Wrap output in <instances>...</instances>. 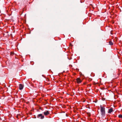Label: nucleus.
<instances>
[{"instance_id":"1","label":"nucleus","mask_w":122,"mask_h":122,"mask_svg":"<svg viewBox=\"0 0 122 122\" xmlns=\"http://www.w3.org/2000/svg\"><path fill=\"white\" fill-rule=\"evenodd\" d=\"M100 110L101 112V114L102 117L103 118L104 117L105 115V107L102 106V105L100 106Z\"/></svg>"},{"instance_id":"2","label":"nucleus","mask_w":122,"mask_h":122,"mask_svg":"<svg viewBox=\"0 0 122 122\" xmlns=\"http://www.w3.org/2000/svg\"><path fill=\"white\" fill-rule=\"evenodd\" d=\"M37 117L38 118L42 119L44 118V116L42 115V114H40L38 115L37 116Z\"/></svg>"},{"instance_id":"3","label":"nucleus","mask_w":122,"mask_h":122,"mask_svg":"<svg viewBox=\"0 0 122 122\" xmlns=\"http://www.w3.org/2000/svg\"><path fill=\"white\" fill-rule=\"evenodd\" d=\"M76 81L77 83L78 84H80L82 81V80L79 78H76Z\"/></svg>"},{"instance_id":"4","label":"nucleus","mask_w":122,"mask_h":122,"mask_svg":"<svg viewBox=\"0 0 122 122\" xmlns=\"http://www.w3.org/2000/svg\"><path fill=\"white\" fill-rule=\"evenodd\" d=\"M43 113L45 116H46L49 115L50 113L48 111H46L43 112Z\"/></svg>"},{"instance_id":"5","label":"nucleus","mask_w":122,"mask_h":122,"mask_svg":"<svg viewBox=\"0 0 122 122\" xmlns=\"http://www.w3.org/2000/svg\"><path fill=\"white\" fill-rule=\"evenodd\" d=\"M23 86H24L22 84H20L19 86V89L20 90L22 89L23 88Z\"/></svg>"},{"instance_id":"6","label":"nucleus","mask_w":122,"mask_h":122,"mask_svg":"<svg viewBox=\"0 0 122 122\" xmlns=\"http://www.w3.org/2000/svg\"><path fill=\"white\" fill-rule=\"evenodd\" d=\"M113 111V109L112 108H111L108 110V112L109 113H111Z\"/></svg>"},{"instance_id":"7","label":"nucleus","mask_w":122,"mask_h":122,"mask_svg":"<svg viewBox=\"0 0 122 122\" xmlns=\"http://www.w3.org/2000/svg\"><path fill=\"white\" fill-rule=\"evenodd\" d=\"M109 44L111 45H113V43L111 41H110L109 42Z\"/></svg>"},{"instance_id":"8","label":"nucleus","mask_w":122,"mask_h":122,"mask_svg":"<svg viewBox=\"0 0 122 122\" xmlns=\"http://www.w3.org/2000/svg\"><path fill=\"white\" fill-rule=\"evenodd\" d=\"M118 117L119 118H122V115L121 114L119 115L118 116Z\"/></svg>"}]
</instances>
